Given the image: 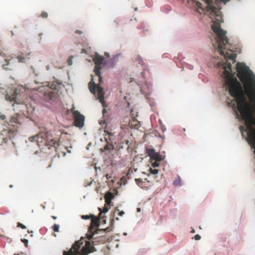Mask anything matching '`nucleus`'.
Returning <instances> with one entry per match:
<instances>
[{
    "instance_id": "1",
    "label": "nucleus",
    "mask_w": 255,
    "mask_h": 255,
    "mask_svg": "<svg viewBox=\"0 0 255 255\" xmlns=\"http://www.w3.org/2000/svg\"><path fill=\"white\" fill-rule=\"evenodd\" d=\"M232 69L231 63H227L224 74L226 78L225 86L232 97L230 104L233 106L238 105V110L244 117L248 116L249 103L241 83L230 72Z\"/></svg>"
},
{
    "instance_id": "2",
    "label": "nucleus",
    "mask_w": 255,
    "mask_h": 255,
    "mask_svg": "<svg viewBox=\"0 0 255 255\" xmlns=\"http://www.w3.org/2000/svg\"><path fill=\"white\" fill-rule=\"evenodd\" d=\"M93 61L96 65L94 68V72L98 78L99 83L98 84H96L93 81H91L89 83V88L90 92L95 95L99 100V101L102 103L103 106L106 107V103L104 100L105 93L104 89L102 87L100 86L99 85L102 82V78L101 76L100 72L101 64L107 65L108 62L106 60H104V57L97 53L95 54Z\"/></svg>"
},
{
    "instance_id": "3",
    "label": "nucleus",
    "mask_w": 255,
    "mask_h": 255,
    "mask_svg": "<svg viewBox=\"0 0 255 255\" xmlns=\"http://www.w3.org/2000/svg\"><path fill=\"white\" fill-rule=\"evenodd\" d=\"M103 218V217H102L101 212L99 213L98 217H96L94 215L92 218L90 226L87 234V238L89 240H93L95 242L102 243H104L107 241L106 236L102 234L111 232L112 229L109 227L106 228L103 230L99 229H96V228L99 227L100 221L101 219Z\"/></svg>"
},
{
    "instance_id": "4",
    "label": "nucleus",
    "mask_w": 255,
    "mask_h": 255,
    "mask_svg": "<svg viewBox=\"0 0 255 255\" xmlns=\"http://www.w3.org/2000/svg\"><path fill=\"white\" fill-rule=\"evenodd\" d=\"M31 90L26 87L20 85L14 90L7 92L5 95L6 100L18 103L20 102L27 106L28 102L31 100Z\"/></svg>"
},
{
    "instance_id": "5",
    "label": "nucleus",
    "mask_w": 255,
    "mask_h": 255,
    "mask_svg": "<svg viewBox=\"0 0 255 255\" xmlns=\"http://www.w3.org/2000/svg\"><path fill=\"white\" fill-rule=\"evenodd\" d=\"M33 142H36L40 147L46 146L50 149L51 147H53L56 151L59 145L58 140L53 138L47 132H40L36 135L33 136Z\"/></svg>"
},
{
    "instance_id": "6",
    "label": "nucleus",
    "mask_w": 255,
    "mask_h": 255,
    "mask_svg": "<svg viewBox=\"0 0 255 255\" xmlns=\"http://www.w3.org/2000/svg\"><path fill=\"white\" fill-rule=\"evenodd\" d=\"M83 244L82 240L76 242L69 251H64L63 255H87L91 253L92 250L91 243L89 242H86L85 246L83 247L80 251L81 246Z\"/></svg>"
},
{
    "instance_id": "7",
    "label": "nucleus",
    "mask_w": 255,
    "mask_h": 255,
    "mask_svg": "<svg viewBox=\"0 0 255 255\" xmlns=\"http://www.w3.org/2000/svg\"><path fill=\"white\" fill-rule=\"evenodd\" d=\"M47 90H46V88L44 86H40L38 89L37 88H33V90H38L41 92H44L43 93V98L45 101L49 102H51V101H54L57 98V93L52 91V88L51 87L47 86Z\"/></svg>"
},
{
    "instance_id": "8",
    "label": "nucleus",
    "mask_w": 255,
    "mask_h": 255,
    "mask_svg": "<svg viewBox=\"0 0 255 255\" xmlns=\"http://www.w3.org/2000/svg\"><path fill=\"white\" fill-rule=\"evenodd\" d=\"M72 114L74 119V125L76 127L82 128L84 125V116L81 115L78 111H73Z\"/></svg>"
},
{
    "instance_id": "9",
    "label": "nucleus",
    "mask_w": 255,
    "mask_h": 255,
    "mask_svg": "<svg viewBox=\"0 0 255 255\" xmlns=\"http://www.w3.org/2000/svg\"><path fill=\"white\" fill-rule=\"evenodd\" d=\"M126 133L124 132H121L119 134V138H120L118 141L117 147L119 149L123 148L125 146L128 145L129 143V140L128 138L126 137Z\"/></svg>"
},
{
    "instance_id": "10",
    "label": "nucleus",
    "mask_w": 255,
    "mask_h": 255,
    "mask_svg": "<svg viewBox=\"0 0 255 255\" xmlns=\"http://www.w3.org/2000/svg\"><path fill=\"white\" fill-rule=\"evenodd\" d=\"M105 132L106 133L105 139L106 142L113 143L112 136H113V134L107 130H105Z\"/></svg>"
},
{
    "instance_id": "11",
    "label": "nucleus",
    "mask_w": 255,
    "mask_h": 255,
    "mask_svg": "<svg viewBox=\"0 0 255 255\" xmlns=\"http://www.w3.org/2000/svg\"><path fill=\"white\" fill-rule=\"evenodd\" d=\"M10 123L13 126H14L15 124L19 123L18 115L17 114L14 115L11 118Z\"/></svg>"
},
{
    "instance_id": "12",
    "label": "nucleus",
    "mask_w": 255,
    "mask_h": 255,
    "mask_svg": "<svg viewBox=\"0 0 255 255\" xmlns=\"http://www.w3.org/2000/svg\"><path fill=\"white\" fill-rule=\"evenodd\" d=\"M114 148V144L113 143L107 142V144L104 146V149H101L103 151H109Z\"/></svg>"
},
{
    "instance_id": "13",
    "label": "nucleus",
    "mask_w": 255,
    "mask_h": 255,
    "mask_svg": "<svg viewBox=\"0 0 255 255\" xmlns=\"http://www.w3.org/2000/svg\"><path fill=\"white\" fill-rule=\"evenodd\" d=\"M129 126L130 128H138L139 127V122L135 120H132L129 123Z\"/></svg>"
},
{
    "instance_id": "14",
    "label": "nucleus",
    "mask_w": 255,
    "mask_h": 255,
    "mask_svg": "<svg viewBox=\"0 0 255 255\" xmlns=\"http://www.w3.org/2000/svg\"><path fill=\"white\" fill-rule=\"evenodd\" d=\"M150 158L151 160L161 161L163 160L162 156L157 152H155Z\"/></svg>"
},
{
    "instance_id": "15",
    "label": "nucleus",
    "mask_w": 255,
    "mask_h": 255,
    "mask_svg": "<svg viewBox=\"0 0 255 255\" xmlns=\"http://www.w3.org/2000/svg\"><path fill=\"white\" fill-rule=\"evenodd\" d=\"M146 153L151 158L152 155L156 152L155 150L152 148H147L146 150Z\"/></svg>"
},
{
    "instance_id": "16",
    "label": "nucleus",
    "mask_w": 255,
    "mask_h": 255,
    "mask_svg": "<svg viewBox=\"0 0 255 255\" xmlns=\"http://www.w3.org/2000/svg\"><path fill=\"white\" fill-rule=\"evenodd\" d=\"M181 178L180 177L178 176L174 181L173 185L176 186H180L181 185Z\"/></svg>"
},
{
    "instance_id": "17",
    "label": "nucleus",
    "mask_w": 255,
    "mask_h": 255,
    "mask_svg": "<svg viewBox=\"0 0 255 255\" xmlns=\"http://www.w3.org/2000/svg\"><path fill=\"white\" fill-rule=\"evenodd\" d=\"M113 198V195L112 193L109 192L105 196V200H111Z\"/></svg>"
},
{
    "instance_id": "18",
    "label": "nucleus",
    "mask_w": 255,
    "mask_h": 255,
    "mask_svg": "<svg viewBox=\"0 0 255 255\" xmlns=\"http://www.w3.org/2000/svg\"><path fill=\"white\" fill-rule=\"evenodd\" d=\"M135 183L137 185H138L140 187H141L143 184V181L142 179L141 178H137L135 179Z\"/></svg>"
},
{
    "instance_id": "19",
    "label": "nucleus",
    "mask_w": 255,
    "mask_h": 255,
    "mask_svg": "<svg viewBox=\"0 0 255 255\" xmlns=\"http://www.w3.org/2000/svg\"><path fill=\"white\" fill-rule=\"evenodd\" d=\"M17 59L19 62H25L26 58L21 55H19L17 57Z\"/></svg>"
},
{
    "instance_id": "20",
    "label": "nucleus",
    "mask_w": 255,
    "mask_h": 255,
    "mask_svg": "<svg viewBox=\"0 0 255 255\" xmlns=\"http://www.w3.org/2000/svg\"><path fill=\"white\" fill-rule=\"evenodd\" d=\"M94 215H82L81 216V218L84 220H88L90 219H92Z\"/></svg>"
},
{
    "instance_id": "21",
    "label": "nucleus",
    "mask_w": 255,
    "mask_h": 255,
    "mask_svg": "<svg viewBox=\"0 0 255 255\" xmlns=\"http://www.w3.org/2000/svg\"><path fill=\"white\" fill-rule=\"evenodd\" d=\"M52 229L55 232H58L59 229V226L58 224H54L52 226Z\"/></svg>"
},
{
    "instance_id": "22",
    "label": "nucleus",
    "mask_w": 255,
    "mask_h": 255,
    "mask_svg": "<svg viewBox=\"0 0 255 255\" xmlns=\"http://www.w3.org/2000/svg\"><path fill=\"white\" fill-rule=\"evenodd\" d=\"M73 58V56H70L67 60V62L68 65L71 66L73 64L72 59Z\"/></svg>"
},
{
    "instance_id": "23",
    "label": "nucleus",
    "mask_w": 255,
    "mask_h": 255,
    "mask_svg": "<svg viewBox=\"0 0 255 255\" xmlns=\"http://www.w3.org/2000/svg\"><path fill=\"white\" fill-rule=\"evenodd\" d=\"M136 61L138 62V64L143 65L144 64L143 61L141 57H140L139 56H137Z\"/></svg>"
},
{
    "instance_id": "24",
    "label": "nucleus",
    "mask_w": 255,
    "mask_h": 255,
    "mask_svg": "<svg viewBox=\"0 0 255 255\" xmlns=\"http://www.w3.org/2000/svg\"><path fill=\"white\" fill-rule=\"evenodd\" d=\"M99 210L101 212V213H102L103 212V213H106L109 210V208L108 207V206H107L106 205H105L104 209H103V210L102 211V209L100 208H99Z\"/></svg>"
},
{
    "instance_id": "25",
    "label": "nucleus",
    "mask_w": 255,
    "mask_h": 255,
    "mask_svg": "<svg viewBox=\"0 0 255 255\" xmlns=\"http://www.w3.org/2000/svg\"><path fill=\"white\" fill-rule=\"evenodd\" d=\"M159 161L157 160H154L153 162H152V166L154 167H158L159 165V164L158 163Z\"/></svg>"
},
{
    "instance_id": "26",
    "label": "nucleus",
    "mask_w": 255,
    "mask_h": 255,
    "mask_svg": "<svg viewBox=\"0 0 255 255\" xmlns=\"http://www.w3.org/2000/svg\"><path fill=\"white\" fill-rule=\"evenodd\" d=\"M150 173L152 174H156L158 172V170L156 169H152L151 168L150 169Z\"/></svg>"
},
{
    "instance_id": "27",
    "label": "nucleus",
    "mask_w": 255,
    "mask_h": 255,
    "mask_svg": "<svg viewBox=\"0 0 255 255\" xmlns=\"http://www.w3.org/2000/svg\"><path fill=\"white\" fill-rule=\"evenodd\" d=\"M41 16L43 18H46L48 16V14L46 12H43L41 13Z\"/></svg>"
},
{
    "instance_id": "28",
    "label": "nucleus",
    "mask_w": 255,
    "mask_h": 255,
    "mask_svg": "<svg viewBox=\"0 0 255 255\" xmlns=\"http://www.w3.org/2000/svg\"><path fill=\"white\" fill-rule=\"evenodd\" d=\"M17 227H20L22 229H25L26 227L24 225H22V224L20 223H17Z\"/></svg>"
},
{
    "instance_id": "29",
    "label": "nucleus",
    "mask_w": 255,
    "mask_h": 255,
    "mask_svg": "<svg viewBox=\"0 0 255 255\" xmlns=\"http://www.w3.org/2000/svg\"><path fill=\"white\" fill-rule=\"evenodd\" d=\"M116 210L119 212V215L120 216H122L125 214V212L124 211H119V210L117 208H116Z\"/></svg>"
},
{
    "instance_id": "30",
    "label": "nucleus",
    "mask_w": 255,
    "mask_h": 255,
    "mask_svg": "<svg viewBox=\"0 0 255 255\" xmlns=\"http://www.w3.org/2000/svg\"><path fill=\"white\" fill-rule=\"evenodd\" d=\"M194 239L196 240H199L201 239V237L199 235L197 234L194 236Z\"/></svg>"
},
{
    "instance_id": "31",
    "label": "nucleus",
    "mask_w": 255,
    "mask_h": 255,
    "mask_svg": "<svg viewBox=\"0 0 255 255\" xmlns=\"http://www.w3.org/2000/svg\"><path fill=\"white\" fill-rule=\"evenodd\" d=\"M21 241L24 243L25 246L27 247L28 244V241L26 239L21 240Z\"/></svg>"
},
{
    "instance_id": "32",
    "label": "nucleus",
    "mask_w": 255,
    "mask_h": 255,
    "mask_svg": "<svg viewBox=\"0 0 255 255\" xmlns=\"http://www.w3.org/2000/svg\"><path fill=\"white\" fill-rule=\"evenodd\" d=\"M196 5L199 8H201L202 4L199 1H197Z\"/></svg>"
},
{
    "instance_id": "33",
    "label": "nucleus",
    "mask_w": 255,
    "mask_h": 255,
    "mask_svg": "<svg viewBox=\"0 0 255 255\" xmlns=\"http://www.w3.org/2000/svg\"><path fill=\"white\" fill-rule=\"evenodd\" d=\"M106 205H109L111 203V200H105Z\"/></svg>"
},
{
    "instance_id": "34",
    "label": "nucleus",
    "mask_w": 255,
    "mask_h": 255,
    "mask_svg": "<svg viewBox=\"0 0 255 255\" xmlns=\"http://www.w3.org/2000/svg\"><path fill=\"white\" fill-rule=\"evenodd\" d=\"M75 32L79 34H81L82 33V32L79 30H76Z\"/></svg>"
},
{
    "instance_id": "35",
    "label": "nucleus",
    "mask_w": 255,
    "mask_h": 255,
    "mask_svg": "<svg viewBox=\"0 0 255 255\" xmlns=\"http://www.w3.org/2000/svg\"><path fill=\"white\" fill-rule=\"evenodd\" d=\"M105 55L106 56H107L108 57H110V55H109V54L108 53H107V52H105Z\"/></svg>"
},
{
    "instance_id": "36",
    "label": "nucleus",
    "mask_w": 255,
    "mask_h": 255,
    "mask_svg": "<svg viewBox=\"0 0 255 255\" xmlns=\"http://www.w3.org/2000/svg\"><path fill=\"white\" fill-rule=\"evenodd\" d=\"M81 53H86V50L85 49H82V51H81Z\"/></svg>"
},
{
    "instance_id": "37",
    "label": "nucleus",
    "mask_w": 255,
    "mask_h": 255,
    "mask_svg": "<svg viewBox=\"0 0 255 255\" xmlns=\"http://www.w3.org/2000/svg\"><path fill=\"white\" fill-rule=\"evenodd\" d=\"M105 113H106V109H103V114H104Z\"/></svg>"
},
{
    "instance_id": "38",
    "label": "nucleus",
    "mask_w": 255,
    "mask_h": 255,
    "mask_svg": "<svg viewBox=\"0 0 255 255\" xmlns=\"http://www.w3.org/2000/svg\"><path fill=\"white\" fill-rule=\"evenodd\" d=\"M52 218H53V219H56V217H55V216H52Z\"/></svg>"
},
{
    "instance_id": "39",
    "label": "nucleus",
    "mask_w": 255,
    "mask_h": 255,
    "mask_svg": "<svg viewBox=\"0 0 255 255\" xmlns=\"http://www.w3.org/2000/svg\"><path fill=\"white\" fill-rule=\"evenodd\" d=\"M4 117H4V116H1V118H2V119H3L4 118Z\"/></svg>"
},
{
    "instance_id": "40",
    "label": "nucleus",
    "mask_w": 255,
    "mask_h": 255,
    "mask_svg": "<svg viewBox=\"0 0 255 255\" xmlns=\"http://www.w3.org/2000/svg\"><path fill=\"white\" fill-rule=\"evenodd\" d=\"M140 211V209L139 208H137V211L139 212Z\"/></svg>"
},
{
    "instance_id": "41",
    "label": "nucleus",
    "mask_w": 255,
    "mask_h": 255,
    "mask_svg": "<svg viewBox=\"0 0 255 255\" xmlns=\"http://www.w3.org/2000/svg\"><path fill=\"white\" fill-rule=\"evenodd\" d=\"M103 221L104 222V223H106V220H104Z\"/></svg>"
},
{
    "instance_id": "42",
    "label": "nucleus",
    "mask_w": 255,
    "mask_h": 255,
    "mask_svg": "<svg viewBox=\"0 0 255 255\" xmlns=\"http://www.w3.org/2000/svg\"><path fill=\"white\" fill-rule=\"evenodd\" d=\"M42 35V33H40L39 34V35Z\"/></svg>"
},
{
    "instance_id": "43",
    "label": "nucleus",
    "mask_w": 255,
    "mask_h": 255,
    "mask_svg": "<svg viewBox=\"0 0 255 255\" xmlns=\"http://www.w3.org/2000/svg\"><path fill=\"white\" fill-rule=\"evenodd\" d=\"M192 233H194V232H195L194 230L192 231Z\"/></svg>"
},
{
    "instance_id": "44",
    "label": "nucleus",
    "mask_w": 255,
    "mask_h": 255,
    "mask_svg": "<svg viewBox=\"0 0 255 255\" xmlns=\"http://www.w3.org/2000/svg\"><path fill=\"white\" fill-rule=\"evenodd\" d=\"M14 255H16L15 254H14Z\"/></svg>"
}]
</instances>
